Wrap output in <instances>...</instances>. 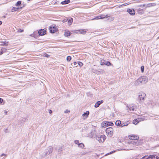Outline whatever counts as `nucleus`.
Instances as JSON below:
<instances>
[{"label":"nucleus","mask_w":159,"mask_h":159,"mask_svg":"<svg viewBox=\"0 0 159 159\" xmlns=\"http://www.w3.org/2000/svg\"><path fill=\"white\" fill-rule=\"evenodd\" d=\"M148 80V78L146 76H142L137 79L134 83V85L135 86L145 84Z\"/></svg>","instance_id":"1"},{"label":"nucleus","mask_w":159,"mask_h":159,"mask_svg":"<svg viewBox=\"0 0 159 159\" xmlns=\"http://www.w3.org/2000/svg\"><path fill=\"white\" fill-rule=\"evenodd\" d=\"M52 147L49 146L47 148L45 149L43 152L41 153L40 154L41 156L43 157H47L52 152Z\"/></svg>","instance_id":"2"},{"label":"nucleus","mask_w":159,"mask_h":159,"mask_svg":"<svg viewBox=\"0 0 159 159\" xmlns=\"http://www.w3.org/2000/svg\"><path fill=\"white\" fill-rule=\"evenodd\" d=\"M115 125H116L120 126V127H122L125 126H127L128 125V124L127 123H121V122L120 120H117L115 122Z\"/></svg>","instance_id":"3"},{"label":"nucleus","mask_w":159,"mask_h":159,"mask_svg":"<svg viewBox=\"0 0 159 159\" xmlns=\"http://www.w3.org/2000/svg\"><path fill=\"white\" fill-rule=\"evenodd\" d=\"M146 95L145 93L143 92H141L139 93L138 98L139 99L140 101L142 102L144 101Z\"/></svg>","instance_id":"4"},{"label":"nucleus","mask_w":159,"mask_h":159,"mask_svg":"<svg viewBox=\"0 0 159 159\" xmlns=\"http://www.w3.org/2000/svg\"><path fill=\"white\" fill-rule=\"evenodd\" d=\"M105 139V135H102L98 136H97L96 138V139L100 143L103 142Z\"/></svg>","instance_id":"5"},{"label":"nucleus","mask_w":159,"mask_h":159,"mask_svg":"<svg viewBox=\"0 0 159 159\" xmlns=\"http://www.w3.org/2000/svg\"><path fill=\"white\" fill-rule=\"evenodd\" d=\"M49 29L50 32L52 33H54L55 32L58 31V29L56 27V26L53 27L50 26Z\"/></svg>","instance_id":"6"},{"label":"nucleus","mask_w":159,"mask_h":159,"mask_svg":"<svg viewBox=\"0 0 159 159\" xmlns=\"http://www.w3.org/2000/svg\"><path fill=\"white\" fill-rule=\"evenodd\" d=\"M113 129L111 127H109L107 128L106 129V133L109 135H110V136H111L112 134Z\"/></svg>","instance_id":"7"},{"label":"nucleus","mask_w":159,"mask_h":159,"mask_svg":"<svg viewBox=\"0 0 159 159\" xmlns=\"http://www.w3.org/2000/svg\"><path fill=\"white\" fill-rule=\"evenodd\" d=\"M108 17H110V16H108L107 15H101L100 16H96L93 19L98 20L100 19H102L105 18H107Z\"/></svg>","instance_id":"8"},{"label":"nucleus","mask_w":159,"mask_h":159,"mask_svg":"<svg viewBox=\"0 0 159 159\" xmlns=\"http://www.w3.org/2000/svg\"><path fill=\"white\" fill-rule=\"evenodd\" d=\"M46 31L44 29H41L38 31V34L39 36H43L45 35Z\"/></svg>","instance_id":"9"},{"label":"nucleus","mask_w":159,"mask_h":159,"mask_svg":"<svg viewBox=\"0 0 159 159\" xmlns=\"http://www.w3.org/2000/svg\"><path fill=\"white\" fill-rule=\"evenodd\" d=\"M127 11L130 15L133 16L135 14V12L133 9L128 8Z\"/></svg>","instance_id":"10"},{"label":"nucleus","mask_w":159,"mask_h":159,"mask_svg":"<svg viewBox=\"0 0 159 159\" xmlns=\"http://www.w3.org/2000/svg\"><path fill=\"white\" fill-rule=\"evenodd\" d=\"M129 138L131 140H137L139 139V137L136 135H129Z\"/></svg>","instance_id":"11"},{"label":"nucleus","mask_w":159,"mask_h":159,"mask_svg":"<svg viewBox=\"0 0 159 159\" xmlns=\"http://www.w3.org/2000/svg\"><path fill=\"white\" fill-rule=\"evenodd\" d=\"M104 101L103 100L98 101L95 104L94 106V107L95 108H97Z\"/></svg>","instance_id":"12"},{"label":"nucleus","mask_w":159,"mask_h":159,"mask_svg":"<svg viewBox=\"0 0 159 159\" xmlns=\"http://www.w3.org/2000/svg\"><path fill=\"white\" fill-rule=\"evenodd\" d=\"M154 157V156L152 155H149V156H145L143 157L140 159H152Z\"/></svg>","instance_id":"13"},{"label":"nucleus","mask_w":159,"mask_h":159,"mask_svg":"<svg viewBox=\"0 0 159 159\" xmlns=\"http://www.w3.org/2000/svg\"><path fill=\"white\" fill-rule=\"evenodd\" d=\"M105 125L106 127L109 126H112L114 125L113 123L111 121H107L105 123Z\"/></svg>","instance_id":"14"},{"label":"nucleus","mask_w":159,"mask_h":159,"mask_svg":"<svg viewBox=\"0 0 159 159\" xmlns=\"http://www.w3.org/2000/svg\"><path fill=\"white\" fill-rule=\"evenodd\" d=\"M55 149L57 150L58 152V153L61 154V152L62 151V147H59L58 148H55Z\"/></svg>","instance_id":"15"},{"label":"nucleus","mask_w":159,"mask_h":159,"mask_svg":"<svg viewBox=\"0 0 159 159\" xmlns=\"http://www.w3.org/2000/svg\"><path fill=\"white\" fill-rule=\"evenodd\" d=\"M72 34L69 30L65 31L64 33V35L66 37L70 36Z\"/></svg>","instance_id":"16"},{"label":"nucleus","mask_w":159,"mask_h":159,"mask_svg":"<svg viewBox=\"0 0 159 159\" xmlns=\"http://www.w3.org/2000/svg\"><path fill=\"white\" fill-rule=\"evenodd\" d=\"M70 2V0H65L61 2V4L62 5H65L69 3Z\"/></svg>","instance_id":"17"},{"label":"nucleus","mask_w":159,"mask_h":159,"mask_svg":"<svg viewBox=\"0 0 159 159\" xmlns=\"http://www.w3.org/2000/svg\"><path fill=\"white\" fill-rule=\"evenodd\" d=\"M89 111H86V112H84V113L82 114V116H85L86 117H87L89 115Z\"/></svg>","instance_id":"18"},{"label":"nucleus","mask_w":159,"mask_h":159,"mask_svg":"<svg viewBox=\"0 0 159 159\" xmlns=\"http://www.w3.org/2000/svg\"><path fill=\"white\" fill-rule=\"evenodd\" d=\"M137 12L139 14L142 15L144 13V11L143 9L139 8L137 10Z\"/></svg>","instance_id":"19"},{"label":"nucleus","mask_w":159,"mask_h":159,"mask_svg":"<svg viewBox=\"0 0 159 159\" xmlns=\"http://www.w3.org/2000/svg\"><path fill=\"white\" fill-rule=\"evenodd\" d=\"M67 20L68 23L69 24V25H71L73 21V18H70L69 19H67Z\"/></svg>","instance_id":"20"},{"label":"nucleus","mask_w":159,"mask_h":159,"mask_svg":"<svg viewBox=\"0 0 159 159\" xmlns=\"http://www.w3.org/2000/svg\"><path fill=\"white\" fill-rule=\"evenodd\" d=\"M20 5H22V4H21V2L20 1H18L15 4V6L16 7L20 6Z\"/></svg>","instance_id":"21"},{"label":"nucleus","mask_w":159,"mask_h":159,"mask_svg":"<svg viewBox=\"0 0 159 159\" xmlns=\"http://www.w3.org/2000/svg\"><path fill=\"white\" fill-rule=\"evenodd\" d=\"M139 121L138 120V118L134 119L133 121V124L136 125L139 122Z\"/></svg>","instance_id":"22"},{"label":"nucleus","mask_w":159,"mask_h":159,"mask_svg":"<svg viewBox=\"0 0 159 159\" xmlns=\"http://www.w3.org/2000/svg\"><path fill=\"white\" fill-rule=\"evenodd\" d=\"M156 4L155 3H150L147 4V7H150L152 6H154L156 5Z\"/></svg>","instance_id":"23"},{"label":"nucleus","mask_w":159,"mask_h":159,"mask_svg":"<svg viewBox=\"0 0 159 159\" xmlns=\"http://www.w3.org/2000/svg\"><path fill=\"white\" fill-rule=\"evenodd\" d=\"M138 120H139V122H140L144 120H145V118L144 116H142L141 117L138 118Z\"/></svg>","instance_id":"24"},{"label":"nucleus","mask_w":159,"mask_h":159,"mask_svg":"<svg viewBox=\"0 0 159 159\" xmlns=\"http://www.w3.org/2000/svg\"><path fill=\"white\" fill-rule=\"evenodd\" d=\"M19 9V7H13L11 9V11L12 12L16 11Z\"/></svg>","instance_id":"25"},{"label":"nucleus","mask_w":159,"mask_h":159,"mask_svg":"<svg viewBox=\"0 0 159 159\" xmlns=\"http://www.w3.org/2000/svg\"><path fill=\"white\" fill-rule=\"evenodd\" d=\"M33 34H34V38H36L37 37H38V36H39V35H38V32H37L36 31L34 32H33Z\"/></svg>","instance_id":"26"},{"label":"nucleus","mask_w":159,"mask_h":159,"mask_svg":"<svg viewBox=\"0 0 159 159\" xmlns=\"http://www.w3.org/2000/svg\"><path fill=\"white\" fill-rule=\"evenodd\" d=\"M78 146L80 148H83L84 147V144L82 143H80L78 145Z\"/></svg>","instance_id":"27"},{"label":"nucleus","mask_w":159,"mask_h":159,"mask_svg":"<svg viewBox=\"0 0 159 159\" xmlns=\"http://www.w3.org/2000/svg\"><path fill=\"white\" fill-rule=\"evenodd\" d=\"M8 42H7L6 41L5 42H2V45L5 46H7L8 45Z\"/></svg>","instance_id":"28"},{"label":"nucleus","mask_w":159,"mask_h":159,"mask_svg":"<svg viewBox=\"0 0 159 159\" xmlns=\"http://www.w3.org/2000/svg\"><path fill=\"white\" fill-rule=\"evenodd\" d=\"M80 33L82 34H84L87 31L86 30H80Z\"/></svg>","instance_id":"29"},{"label":"nucleus","mask_w":159,"mask_h":159,"mask_svg":"<svg viewBox=\"0 0 159 159\" xmlns=\"http://www.w3.org/2000/svg\"><path fill=\"white\" fill-rule=\"evenodd\" d=\"M105 65H106L107 66H110L112 64H111V63L110 62L108 61H107L106 62Z\"/></svg>","instance_id":"30"},{"label":"nucleus","mask_w":159,"mask_h":159,"mask_svg":"<svg viewBox=\"0 0 159 159\" xmlns=\"http://www.w3.org/2000/svg\"><path fill=\"white\" fill-rule=\"evenodd\" d=\"M144 66H142L141 67V70L142 73H143L144 72Z\"/></svg>","instance_id":"31"},{"label":"nucleus","mask_w":159,"mask_h":159,"mask_svg":"<svg viewBox=\"0 0 159 159\" xmlns=\"http://www.w3.org/2000/svg\"><path fill=\"white\" fill-rule=\"evenodd\" d=\"M71 59V57L70 56H68L67 57L66 60L68 61H70Z\"/></svg>","instance_id":"32"},{"label":"nucleus","mask_w":159,"mask_h":159,"mask_svg":"<svg viewBox=\"0 0 159 159\" xmlns=\"http://www.w3.org/2000/svg\"><path fill=\"white\" fill-rule=\"evenodd\" d=\"M43 56L45 57H46L47 58H48L49 57V55H48V54H47L46 53H44L43 54Z\"/></svg>","instance_id":"33"},{"label":"nucleus","mask_w":159,"mask_h":159,"mask_svg":"<svg viewBox=\"0 0 159 159\" xmlns=\"http://www.w3.org/2000/svg\"><path fill=\"white\" fill-rule=\"evenodd\" d=\"M78 64L79 66L80 67H81L83 65V63L81 62L80 61H78Z\"/></svg>","instance_id":"34"},{"label":"nucleus","mask_w":159,"mask_h":159,"mask_svg":"<svg viewBox=\"0 0 159 159\" xmlns=\"http://www.w3.org/2000/svg\"><path fill=\"white\" fill-rule=\"evenodd\" d=\"M105 61L104 60H102L101 62V65H104L105 64L106 62H105Z\"/></svg>","instance_id":"35"},{"label":"nucleus","mask_w":159,"mask_h":159,"mask_svg":"<svg viewBox=\"0 0 159 159\" xmlns=\"http://www.w3.org/2000/svg\"><path fill=\"white\" fill-rule=\"evenodd\" d=\"M134 140H132V141L130 142V143L133 144H134V145H135L137 143V142L136 141V142H135L134 141Z\"/></svg>","instance_id":"36"},{"label":"nucleus","mask_w":159,"mask_h":159,"mask_svg":"<svg viewBox=\"0 0 159 159\" xmlns=\"http://www.w3.org/2000/svg\"><path fill=\"white\" fill-rule=\"evenodd\" d=\"M115 152V151H114V150L112 151L111 152L107 154H106V155H108L109 154H112L113 153Z\"/></svg>","instance_id":"37"},{"label":"nucleus","mask_w":159,"mask_h":159,"mask_svg":"<svg viewBox=\"0 0 159 159\" xmlns=\"http://www.w3.org/2000/svg\"><path fill=\"white\" fill-rule=\"evenodd\" d=\"M2 51L3 52H6V51L7 50V49L5 48H2Z\"/></svg>","instance_id":"38"},{"label":"nucleus","mask_w":159,"mask_h":159,"mask_svg":"<svg viewBox=\"0 0 159 159\" xmlns=\"http://www.w3.org/2000/svg\"><path fill=\"white\" fill-rule=\"evenodd\" d=\"M154 156V157H153L152 159H159V157L158 156H156L155 155H152Z\"/></svg>","instance_id":"39"},{"label":"nucleus","mask_w":159,"mask_h":159,"mask_svg":"<svg viewBox=\"0 0 159 159\" xmlns=\"http://www.w3.org/2000/svg\"><path fill=\"white\" fill-rule=\"evenodd\" d=\"M74 142L77 145H79V144L80 143H79V141L78 140H75L74 141Z\"/></svg>","instance_id":"40"},{"label":"nucleus","mask_w":159,"mask_h":159,"mask_svg":"<svg viewBox=\"0 0 159 159\" xmlns=\"http://www.w3.org/2000/svg\"><path fill=\"white\" fill-rule=\"evenodd\" d=\"M80 30H76L75 31H74L75 33L78 34L79 33H80Z\"/></svg>","instance_id":"41"},{"label":"nucleus","mask_w":159,"mask_h":159,"mask_svg":"<svg viewBox=\"0 0 159 159\" xmlns=\"http://www.w3.org/2000/svg\"><path fill=\"white\" fill-rule=\"evenodd\" d=\"M24 31V30L23 29H19L18 31V32H22Z\"/></svg>","instance_id":"42"},{"label":"nucleus","mask_w":159,"mask_h":159,"mask_svg":"<svg viewBox=\"0 0 159 159\" xmlns=\"http://www.w3.org/2000/svg\"><path fill=\"white\" fill-rule=\"evenodd\" d=\"M3 101V99L1 98H0V104H1L2 103Z\"/></svg>","instance_id":"43"},{"label":"nucleus","mask_w":159,"mask_h":159,"mask_svg":"<svg viewBox=\"0 0 159 159\" xmlns=\"http://www.w3.org/2000/svg\"><path fill=\"white\" fill-rule=\"evenodd\" d=\"M70 112V111L69 110H66L64 111V113H68Z\"/></svg>","instance_id":"44"},{"label":"nucleus","mask_w":159,"mask_h":159,"mask_svg":"<svg viewBox=\"0 0 159 159\" xmlns=\"http://www.w3.org/2000/svg\"><path fill=\"white\" fill-rule=\"evenodd\" d=\"M4 156L6 157H7V155L6 154H4V153H3L1 155H0V157H2V156Z\"/></svg>","instance_id":"45"},{"label":"nucleus","mask_w":159,"mask_h":159,"mask_svg":"<svg viewBox=\"0 0 159 159\" xmlns=\"http://www.w3.org/2000/svg\"><path fill=\"white\" fill-rule=\"evenodd\" d=\"M111 116H112V117H114L115 116V114L113 113H112L111 114Z\"/></svg>","instance_id":"46"},{"label":"nucleus","mask_w":159,"mask_h":159,"mask_svg":"<svg viewBox=\"0 0 159 159\" xmlns=\"http://www.w3.org/2000/svg\"><path fill=\"white\" fill-rule=\"evenodd\" d=\"M25 6V5H24V4H23V5L21 7H19V9H22L23 7H24Z\"/></svg>","instance_id":"47"},{"label":"nucleus","mask_w":159,"mask_h":159,"mask_svg":"<svg viewBox=\"0 0 159 159\" xmlns=\"http://www.w3.org/2000/svg\"><path fill=\"white\" fill-rule=\"evenodd\" d=\"M3 53V52L2 51V49H1V51H0V55H2Z\"/></svg>","instance_id":"48"},{"label":"nucleus","mask_w":159,"mask_h":159,"mask_svg":"<svg viewBox=\"0 0 159 159\" xmlns=\"http://www.w3.org/2000/svg\"><path fill=\"white\" fill-rule=\"evenodd\" d=\"M34 34L33 33L32 34H31L30 35V36L31 37H34Z\"/></svg>","instance_id":"49"},{"label":"nucleus","mask_w":159,"mask_h":159,"mask_svg":"<svg viewBox=\"0 0 159 159\" xmlns=\"http://www.w3.org/2000/svg\"><path fill=\"white\" fill-rule=\"evenodd\" d=\"M49 112L50 114H51L52 113V111L51 110H49Z\"/></svg>","instance_id":"50"},{"label":"nucleus","mask_w":159,"mask_h":159,"mask_svg":"<svg viewBox=\"0 0 159 159\" xmlns=\"http://www.w3.org/2000/svg\"><path fill=\"white\" fill-rule=\"evenodd\" d=\"M134 108H129V110L130 111H131V110H132V111H134Z\"/></svg>","instance_id":"51"},{"label":"nucleus","mask_w":159,"mask_h":159,"mask_svg":"<svg viewBox=\"0 0 159 159\" xmlns=\"http://www.w3.org/2000/svg\"><path fill=\"white\" fill-rule=\"evenodd\" d=\"M74 65L75 66L77 64V62H73Z\"/></svg>","instance_id":"52"},{"label":"nucleus","mask_w":159,"mask_h":159,"mask_svg":"<svg viewBox=\"0 0 159 159\" xmlns=\"http://www.w3.org/2000/svg\"><path fill=\"white\" fill-rule=\"evenodd\" d=\"M111 20H114V18L113 17H111Z\"/></svg>","instance_id":"53"},{"label":"nucleus","mask_w":159,"mask_h":159,"mask_svg":"<svg viewBox=\"0 0 159 159\" xmlns=\"http://www.w3.org/2000/svg\"><path fill=\"white\" fill-rule=\"evenodd\" d=\"M2 24V21H0V25H1Z\"/></svg>","instance_id":"54"},{"label":"nucleus","mask_w":159,"mask_h":159,"mask_svg":"<svg viewBox=\"0 0 159 159\" xmlns=\"http://www.w3.org/2000/svg\"><path fill=\"white\" fill-rule=\"evenodd\" d=\"M66 21H67V20H66V21H65V20H63V22H65Z\"/></svg>","instance_id":"55"},{"label":"nucleus","mask_w":159,"mask_h":159,"mask_svg":"<svg viewBox=\"0 0 159 159\" xmlns=\"http://www.w3.org/2000/svg\"><path fill=\"white\" fill-rule=\"evenodd\" d=\"M7 129H6L5 130V132L6 133H7Z\"/></svg>","instance_id":"56"},{"label":"nucleus","mask_w":159,"mask_h":159,"mask_svg":"<svg viewBox=\"0 0 159 159\" xmlns=\"http://www.w3.org/2000/svg\"><path fill=\"white\" fill-rule=\"evenodd\" d=\"M7 111H6L5 112V113L6 114H7Z\"/></svg>","instance_id":"57"},{"label":"nucleus","mask_w":159,"mask_h":159,"mask_svg":"<svg viewBox=\"0 0 159 159\" xmlns=\"http://www.w3.org/2000/svg\"><path fill=\"white\" fill-rule=\"evenodd\" d=\"M4 18H5V17H6V16H4Z\"/></svg>","instance_id":"58"}]
</instances>
